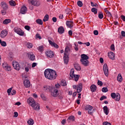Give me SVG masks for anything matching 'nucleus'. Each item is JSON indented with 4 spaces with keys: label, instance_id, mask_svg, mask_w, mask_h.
Segmentation results:
<instances>
[{
    "label": "nucleus",
    "instance_id": "nucleus-63",
    "mask_svg": "<svg viewBox=\"0 0 125 125\" xmlns=\"http://www.w3.org/2000/svg\"><path fill=\"white\" fill-rule=\"evenodd\" d=\"M122 37H125V32L123 31L121 32Z\"/></svg>",
    "mask_w": 125,
    "mask_h": 125
},
{
    "label": "nucleus",
    "instance_id": "nucleus-26",
    "mask_svg": "<svg viewBox=\"0 0 125 125\" xmlns=\"http://www.w3.org/2000/svg\"><path fill=\"white\" fill-rule=\"evenodd\" d=\"M117 81L119 83H122V82H123V77L120 73H119L117 76Z\"/></svg>",
    "mask_w": 125,
    "mask_h": 125
},
{
    "label": "nucleus",
    "instance_id": "nucleus-1",
    "mask_svg": "<svg viewBox=\"0 0 125 125\" xmlns=\"http://www.w3.org/2000/svg\"><path fill=\"white\" fill-rule=\"evenodd\" d=\"M44 75L45 78L50 81H53V80H55L57 77V73H56V71L49 68L45 70Z\"/></svg>",
    "mask_w": 125,
    "mask_h": 125
},
{
    "label": "nucleus",
    "instance_id": "nucleus-45",
    "mask_svg": "<svg viewBox=\"0 0 125 125\" xmlns=\"http://www.w3.org/2000/svg\"><path fill=\"white\" fill-rule=\"evenodd\" d=\"M6 10H5V9L1 10V13L2 15H5V14H6Z\"/></svg>",
    "mask_w": 125,
    "mask_h": 125
},
{
    "label": "nucleus",
    "instance_id": "nucleus-55",
    "mask_svg": "<svg viewBox=\"0 0 125 125\" xmlns=\"http://www.w3.org/2000/svg\"><path fill=\"white\" fill-rule=\"evenodd\" d=\"M11 94L12 95H15L16 94V91L15 90H12Z\"/></svg>",
    "mask_w": 125,
    "mask_h": 125
},
{
    "label": "nucleus",
    "instance_id": "nucleus-50",
    "mask_svg": "<svg viewBox=\"0 0 125 125\" xmlns=\"http://www.w3.org/2000/svg\"><path fill=\"white\" fill-rule=\"evenodd\" d=\"M60 87H61V86L60 85V84H59L58 83L55 84V88H57V89H58V90H59V88H60Z\"/></svg>",
    "mask_w": 125,
    "mask_h": 125
},
{
    "label": "nucleus",
    "instance_id": "nucleus-42",
    "mask_svg": "<svg viewBox=\"0 0 125 125\" xmlns=\"http://www.w3.org/2000/svg\"><path fill=\"white\" fill-rule=\"evenodd\" d=\"M8 64L6 62H4L2 63V66L3 68V69H5L7 67Z\"/></svg>",
    "mask_w": 125,
    "mask_h": 125
},
{
    "label": "nucleus",
    "instance_id": "nucleus-24",
    "mask_svg": "<svg viewBox=\"0 0 125 125\" xmlns=\"http://www.w3.org/2000/svg\"><path fill=\"white\" fill-rule=\"evenodd\" d=\"M103 110L104 114H105L106 115L109 114V109H108V106H104L103 107Z\"/></svg>",
    "mask_w": 125,
    "mask_h": 125
},
{
    "label": "nucleus",
    "instance_id": "nucleus-62",
    "mask_svg": "<svg viewBox=\"0 0 125 125\" xmlns=\"http://www.w3.org/2000/svg\"><path fill=\"white\" fill-rule=\"evenodd\" d=\"M94 35H95V36H97L98 35V31L94 30Z\"/></svg>",
    "mask_w": 125,
    "mask_h": 125
},
{
    "label": "nucleus",
    "instance_id": "nucleus-37",
    "mask_svg": "<svg viewBox=\"0 0 125 125\" xmlns=\"http://www.w3.org/2000/svg\"><path fill=\"white\" fill-rule=\"evenodd\" d=\"M37 49L40 52H42L43 51V46H40L37 48Z\"/></svg>",
    "mask_w": 125,
    "mask_h": 125
},
{
    "label": "nucleus",
    "instance_id": "nucleus-23",
    "mask_svg": "<svg viewBox=\"0 0 125 125\" xmlns=\"http://www.w3.org/2000/svg\"><path fill=\"white\" fill-rule=\"evenodd\" d=\"M90 89L92 92H95V91H96V89H97V87L96 85L92 84L90 86Z\"/></svg>",
    "mask_w": 125,
    "mask_h": 125
},
{
    "label": "nucleus",
    "instance_id": "nucleus-5",
    "mask_svg": "<svg viewBox=\"0 0 125 125\" xmlns=\"http://www.w3.org/2000/svg\"><path fill=\"white\" fill-rule=\"evenodd\" d=\"M84 109L85 111H88V113L89 115H92L93 113V110H92V109H93V106L90 105H86L85 106Z\"/></svg>",
    "mask_w": 125,
    "mask_h": 125
},
{
    "label": "nucleus",
    "instance_id": "nucleus-36",
    "mask_svg": "<svg viewBox=\"0 0 125 125\" xmlns=\"http://www.w3.org/2000/svg\"><path fill=\"white\" fill-rule=\"evenodd\" d=\"M49 19V16L48 15H46L44 19H43V22H46V21H48V19Z\"/></svg>",
    "mask_w": 125,
    "mask_h": 125
},
{
    "label": "nucleus",
    "instance_id": "nucleus-28",
    "mask_svg": "<svg viewBox=\"0 0 125 125\" xmlns=\"http://www.w3.org/2000/svg\"><path fill=\"white\" fill-rule=\"evenodd\" d=\"M74 121H75V117L73 116H69L67 119V122H68V123L74 122Z\"/></svg>",
    "mask_w": 125,
    "mask_h": 125
},
{
    "label": "nucleus",
    "instance_id": "nucleus-49",
    "mask_svg": "<svg viewBox=\"0 0 125 125\" xmlns=\"http://www.w3.org/2000/svg\"><path fill=\"white\" fill-rule=\"evenodd\" d=\"M5 70L9 71H11V66L8 64V66H7V67H6V69Z\"/></svg>",
    "mask_w": 125,
    "mask_h": 125
},
{
    "label": "nucleus",
    "instance_id": "nucleus-30",
    "mask_svg": "<svg viewBox=\"0 0 125 125\" xmlns=\"http://www.w3.org/2000/svg\"><path fill=\"white\" fill-rule=\"evenodd\" d=\"M74 67L76 70H77V71H81V66L80 65V64L76 63L74 64Z\"/></svg>",
    "mask_w": 125,
    "mask_h": 125
},
{
    "label": "nucleus",
    "instance_id": "nucleus-52",
    "mask_svg": "<svg viewBox=\"0 0 125 125\" xmlns=\"http://www.w3.org/2000/svg\"><path fill=\"white\" fill-rule=\"evenodd\" d=\"M75 47H74V49L76 50V51H78L79 50V48L78 47V45L76 44V43H74Z\"/></svg>",
    "mask_w": 125,
    "mask_h": 125
},
{
    "label": "nucleus",
    "instance_id": "nucleus-13",
    "mask_svg": "<svg viewBox=\"0 0 125 125\" xmlns=\"http://www.w3.org/2000/svg\"><path fill=\"white\" fill-rule=\"evenodd\" d=\"M23 84L26 88H28L31 86V83H30V81L28 80L25 79L23 81Z\"/></svg>",
    "mask_w": 125,
    "mask_h": 125
},
{
    "label": "nucleus",
    "instance_id": "nucleus-9",
    "mask_svg": "<svg viewBox=\"0 0 125 125\" xmlns=\"http://www.w3.org/2000/svg\"><path fill=\"white\" fill-rule=\"evenodd\" d=\"M27 55L29 60H31V61H34L36 59V56L34 55V53L32 52H28Z\"/></svg>",
    "mask_w": 125,
    "mask_h": 125
},
{
    "label": "nucleus",
    "instance_id": "nucleus-4",
    "mask_svg": "<svg viewBox=\"0 0 125 125\" xmlns=\"http://www.w3.org/2000/svg\"><path fill=\"white\" fill-rule=\"evenodd\" d=\"M111 98L114 99L115 101H119L121 100V95L119 93H112L111 94Z\"/></svg>",
    "mask_w": 125,
    "mask_h": 125
},
{
    "label": "nucleus",
    "instance_id": "nucleus-60",
    "mask_svg": "<svg viewBox=\"0 0 125 125\" xmlns=\"http://www.w3.org/2000/svg\"><path fill=\"white\" fill-rule=\"evenodd\" d=\"M121 18L122 19V20H123V21H124V22H125V16L124 15H122L121 16Z\"/></svg>",
    "mask_w": 125,
    "mask_h": 125
},
{
    "label": "nucleus",
    "instance_id": "nucleus-61",
    "mask_svg": "<svg viewBox=\"0 0 125 125\" xmlns=\"http://www.w3.org/2000/svg\"><path fill=\"white\" fill-rule=\"evenodd\" d=\"M65 124H66V119H63L62 121V125H64Z\"/></svg>",
    "mask_w": 125,
    "mask_h": 125
},
{
    "label": "nucleus",
    "instance_id": "nucleus-20",
    "mask_svg": "<svg viewBox=\"0 0 125 125\" xmlns=\"http://www.w3.org/2000/svg\"><path fill=\"white\" fill-rule=\"evenodd\" d=\"M73 24L74 22L67 21L66 22V25L68 28H73Z\"/></svg>",
    "mask_w": 125,
    "mask_h": 125
},
{
    "label": "nucleus",
    "instance_id": "nucleus-16",
    "mask_svg": "<svg viewBox=\"0 0 125 125\" xmlns=\"http://www.w3.org/2000/svg\"><path fill=\"white\" fill-rule=\"evenodd\" d=\"M59 92V90L57 88H54V92H52V95L54 97H57V96L58 95V93Z\"/></svg>",
    "mask_w": 125,
    "mask_h": 125
},
{
    "label": "nucleus",
    "instance_id": "nucleus-33",
    "mask_svg": "<svg viewBox=\"0 0 125 125\" xmlns=\"http://www.w3.org/2000/svg\"><path fill=\"white\" fill-rule=\"evenodd\" d=\"M26 45L27 48H32L33 47V44L31 42H27Z\"/></svg>",
    "mask_w": 125,
    "mask_h": 125
},
{
    "label": "nucleus",
    "instance_id": "nucleus-6",
    "mask_svg": "<svg viewBox=\"0 0 125 125\" xmlns=\"http://www.w3.org/2000/svg\"><path fill=\"white\" fill-rule=\"evenodd\" d=\"M14 31L15 33L19 35V36H24V31L22 30L21 28L18 27H15Z\"/></svg>",
    "mask_w": 125,
    "mask_h": 125
},
{
    "label": "nucleus",
    "instance_id": "nucleus-43",
    "mask_svg": "<svg viewBox=\"0 0 125 125\" xmlns=\"http://www.w3.org/2000/svg\"><path fill=\"white\" fill-rule=\"evenodd\" d=\"M77 5L80 7H82V6H83V2H82V1H78L77 2Z\"/></svg>",
    "mask_w": 125,
    "mask_h": 125
},
{
    "label": "nucleus",
    "instance_id": "nucleus-11",
    "mask_svg": "<svg viewBox=\"0 0 125 125\" xmlns=\"http://www.w3.org/2000/svg\"><path fill=\"white\" fill-rule=\"evenodd\" d=\"M7 34H8V31L6 29H4L0 32V38L1 39H4L6 36H7Z\"/></svg>",
    "mask_w": 125,
    "mask_h": 125
},
{
    "label": "nucleus",
    "instance_id": "nucleus-56",
    "mask_svg": "<svg viewBox=\"0 0 125 125\" xmlns=\"http://www.w3.org/2000/svg\"><path fill=\"white\" fill-rule=\"evenodd\" d=\"M24 29H25V30H27V31H30V27L28 25H25L24 26Z\"/></svg>",
    "mask_w": 125,
    "mask_h": 125
},
{
    "label": "nucleus",
    "instance_id": "nucleus-17",
    "mask_svg": "<svg viewBox=\"0 0 125 125\" xmlns=\"http://www.w3.org/2000/svg\"><path fill=\"white\" fill-rule=\"evenodd\" d=\"M49 43L51 45V46H54V47H55L56 48H58L59 47V46L56 43L54 42H52L51 40H48Z\"/></svg>",
    "mask_w": 125,
    "mask_h": 125
},
{
    "label": "nucleus",
    "instance_id": "nucleus-59",
    "mask_svg": "<svg viewBox=\"0 0 125 125\" xmlns=\"http://www.w3.org/2000/svg\"><path fill=\"white\" fill-rule=\"evenodd\" d=\"M37 65H38V63H37L36 62H33L32 63V68H35V67H36V66H37Z\"/></svg>",
    "mask_w": 125,
    "mask_h": 125
},
{
    "label": "nucleus",
    "instance_id": "nucleus-31",
    "mask_svg": "<svg viewBox=\"0 0 125 125\" xmlns=\"http://www.w3.org/2000/svg\"><path fill=\"white\" fill-rule=\"evenodd\" d=\"M11 22V20L10 19H6L3 21V24H4L5 25H7V24H9Z\"/></svg>",
    "mask_w": 125,
    "mask_h": 125
},
{
    "label": "nucleus",
    "instance_id": "nucleus-57",
    "mask_svg": "<svg viewBox=\"0 0 125 125\" xmlns=\"http://www.w3.org/2000/svg\"><path fill=\"white\" fill-rule=\"evenodd\" d=\"M41 97L43 100H45V97H44V95H43V94H42L41 95Z\"/></svg>",
    "mask_w": 125,
    "mask_h": 125
},
{
    "label": "nucleus",
    "instance_id": "nucleus-21",
    "mask_svg": "<svg viewBox=\"0 0 125 125\" xmlns=\"http://www.w3.org/2000/svg\"><path fill=\"white\" fill-rule=\"evenodd\" d=\"M63 61L65 65H67V64H68L69 62V56L68 55L63 56Z\"/></svg>",
    "mask_w": 125,
    "mask_h": 125
},
{
    "label": "nucleus",
    "instance_id": "nucleus-39",
    "mask_svg": "<svg viewBox=\"0 0 125 125\" xmlns=\"http://www.w3.org/2000/svg\"><path fill=\"white\" fill-rule=\"evenodd\" d=\"M27 124L29 125H34V120L33 119H29L27 121Z\"/></svg>",
    "mask_w": 125,
    "mask_h": 125
},
{
    "label": "nucleus",
    "instance_id": "nucleus-58",
    "mask_svg": "<svg viewBox=\"0 0 125 125\" xmlns=\"http://www.w3.org/2000/svg\"><path fill=\"white\" fill-rule=\"evenodd\" d=\"M36 37V39H39V40L42 39V37H41V36H40V34H37Z\"/></svg>",
    "mask_w": 125,
    "mask_h": 125
},
{
    "label": "nucleus",
    "instance_id": "nucleus-14",
    "mask_svg": "<svg viewBox=\"0 0 125 125\" xmlns=\"http://www.w3.org/2000/svg\"><path fill=\"white\" fill-rule=\"evenodd\" d=\"M0 6L2 9L8 10V5L6 2L4 1H2L0 3Z\"/></svg>",
    "mask_w": 125,
    "mask_h": 125
},
{
    "label": "nucleus",
    "instance_id": "nucleus-8",
    "mask_svg": "<svg viewBox=\"0 0 125 125\" xmlns=\"http://www.w3.org/2000/svg\"><path fill=\"white\" fill-rule=\"evenodd\" d=\"M12 65L15 70H17V71H19L20 70V65H19V63L16 61H14L12 62Z\"/></svg>",
    "mask_w": 125,
    "mask_h": 125
},
{
    "label": "nucleus",
    "instance_id": "nucleus-34",
    "mask_svg": "<svg viewBox=\"0 0 125 125\" xmlns=\"http://www.w3.org/2000/svg\"><path fill=\"white\" fill-rule=\"evenodd\" d=\"M103 17H104L103 13L102 12H99L98 15V18H99V19H103Z\"/></svg>",
    "mask_w": 125,
    "mask_h": 125
},
{
    "label": "nucleus",
    "instance_id": "nucleus-46",
    "mask_svg": "<svg viewBox=\"0 0 125 125\" xmlns=\"http://www.w3.org/2000/svg\"><path fill=\"white\" fill-rule=\"evenodd\" d=\"M98 85H100V86H102L103 85V83L100 80H98V83H97Z\"/></svg>",
    "mask_w": 125,
    "mask_h": 125
},
{
    "label": "nucleus",
    "instance_id": "nucleus-48",
    "mask_svg": "<svg viewBox=\"0 0 125 125\" xmlns=\"http://www.w3.org/2000/svg\"><path fill=\"white\" fill-rule=\"evenodd\" d=\"M102 90L103 92H108V88L107 87H103Z\"/></svg>",
    "mask_w": 125,
    "mask_h": 125
},
{
    "label": "nucleus",
    "instance_id": "nucleus-29",
    "mask_svg": "<svg viewBox=\"0 0 125 125\" xmlns=\"http://www.w3.org/2000/svg\"><path fill=\"white\" fill-rule=\"evenodd\" d=\"M75 69H71L70 72V76L71 78H74V76H75Z\"/></svg>",
    "mask_w": 125,
    "mask_h": 125
},
{
    "label": "nucleus",
    "instance_id": "nucleus-38",
    "mask_svg": "<svg viewBox=\"0 0 125 125\" xmlns=\"http://www.w3.org/2000/svg\"><path fill=\"white\" fill-rule=\"evenodd\" d=\"M73 78H74V81H75V82H78V81H79V79L80 78V75H74L73 76Z\"/></svg>",
    "mask_w": 125,
    "mask_h": 125
},
{
    "label": "nucleus",
    "instance_id": "nucleus-18",
    "mask_svg": "<svg viewBox=\"0 0 125 125\" xmlns=\"http://www.w3.org/2000/svg\"><path fill=\"white\" fill-rule=\"evenodd\" d=\"M108 54V56L110 59H111L112 60H114V59H115V54L114 53L112 52H109Z\"/></svg>",
    "mask_w": 125,
    "mask_h": 125
},
{
    "label": "nucleus",
    "instance_id": "nucleus-7",
    "mask_svg": "<svg viewBox=\"0 0 125 125\" xmlns=\"http://www.w3.org/2000/svg\"><path fill=\"white\" fill-rule=\"evenodd\" d=\"M103 71L105 77L109 76V69L108 68V65L105 63L103 66Z\"/></svg>",
    "mask_w": 125,
    "mask_h": 125
},
{
    "label": "nucleus",
    "instance_id": "nucleus-12",
    "mask_svg": "<svg viewBox=\"0 0 125 125\" xmlns=\"http://www.w3.org/2000/svg\"><path fill=\"white\" fill-rule=\"evenodd\" d=\"M30 2L32 5L34 6H40L41 5V3L38 0H31Z\"/></svg>",
    "mask_w": 125,
    "mask_h": 125
},
{
    "label": "nucleus",
    "instance_id": "nucleus-15",
    "mask_svg": "<svg viewBox=\"0 0 125 125\" xmlns=\"http://www.w3.org/2000/svg\"><path fill=\"white\" fill-rule=\"evenodd\" d=\"M82 90H83V84L82 83H80L77 85V92L78 93H80V92H82Z\"/></svg>",
    "mask_w": 125,
    "mask_h": 125
},
{
    "label": "nucleus",
    "instance_id": "nucleus-53",
    "mask_svg": "<svg viewBox=\"0 0 125 125\" xmlns=\"http://www.w3.org/2000/svg\"><path fill=\"white\" fill-rule=\"evenodd\" d=\"M104 99H107V97L105 96H102V97H101L100 100L101 101H102L103 100H104Z\"/></svg>",
    "mask_w": 125,
    "mask_h": 125
},
{
    "label": "nucleus",
    "instance_id": "nucleus-22",
    "mask_svg": "<svg viewBox=\"0 0 125 125\" xmlns=\"http://www.w3.org/2000/svg\"><path fill=\"white\" fill-rule=\"evenodd\" d=\"M57 96L59 99H62L63 97H64L63 91H59V93L58 94V96Z\"/></svg>",
    "mask_w": 125,
    "mask_h": 125
},
{
    "label": "nucleus",
    "instance_id": "nucleus-40",
    "mask_svg": "<svg viewBox=\"0 0 125 125\" xmlns=\"http://www.w3.org/2000/svg\"><path fill=\"white\" fill-rule=\"evenodd\" d=\"M9 4L11 5V6H15L16 5V3L15 1L11 0L9 1Z\"/></svg>",
    "mask_w": 125,
    "mask_h": 125
},
{
    "label": "nucleus",
    "instance_id": "nucleus-2",
    "mask_svg": "<svg viewBox=\"0 0 125 125\" xmlns=\"http://www.w3.org/2000/svg\"><path fill=\"white\" fill-rule=\"evenodd\" d=\"M27 103L34 110L36 111H39L41 109V106H40V104L38 103H36V101L34 99V98L30 97L27 99Z\"/></svg>",
    "mask_w": 125,
    "mask_h": 125
},
{
    "label": "nucleus",
    "instance_id": "nucleus-44",
    "mask_svg": "<svg viewBox=\"0 0 125 125\" xmlns=\"http://www.w3.org/2000/svg\"><path fill=\"white\" fill-rule=\"evenodd\" d=\"M110 49L112 51H115V45L114 44L111 45Z\"/></svg>",
    "mask_w": 125,
    "mask_h": 125
},
{
    "label": "nucleus",
    "instance_id": "nucleus-10",
    "mask_svg": "<svg viewBox=\"0 0 125 125\" xmlns=\"http://www.w3.org/2000/svg\"><path fill=\"white\" fill-rule=\"evenodd\" d=\"M45 54L47 57L49 58H52L54 56V53L51 50H47L45 52Z\"/></svg>",
    "mask_w": 125,
    "mask_h": 125
},
{
    "label": "nucleus",
    "instance_id": "nucleus-41",
    "mask_svg": "<svg viewBox=\"0 0 125 125\" xmlns=\"http://www.w3.org/2000/svg\"><path fill=\"white\" fill-rule=\"evenodd\" d=\"M91 11H92V12H93V13H94V14H97V9H96L95 8H92L91 9Z\"/></svg>",
    "mask_w": 125,
    "mask_h": 125
},
{
    "label": "nucleus",
    "instance_id": "nucleus-3",
    "mask_svg": "<svg viewBox=\"0 0 125 125\" xmlns=\"http://www.w3.org/2000/svg\"><path fill=\"white\" fill-rule=\"evenodd\" d=\"M81 63L82 65L86 67V66H88V64H89V62H88V56L85 54H82L81 55Z\"/></svg>",
    "mask_w": 125,
    "mask_h": 125
},
{
    "label": "nucleus",
    "instance_id": "nucleus-27",
    "mask_svg": "<svg viewBox=\"0 0 125 125\" xmlns=\"http://www.w3.org/2000/svg\"><path fill=\"white\" fill-rule=\"evenodd\" d=\"M70 51V48L69 47L67 46L65 47L64 55H69V52Z\"/></svg>",
    "mask_w": 125,
    "mask_h": 125
},
{
    "label": "nucleus",
    "instance_id": "nucleus-19",
    "mask_svg": "<svg viewBox=\"0 0 125 125\" xmlns=\"http://www.w3.org/2000/svg\"><path fill=\"white\" fill-rule=\"evenodd\" d=\"M27 12V7L23 6L21 9V14H25Z\"/></svg>",
    "mask_w": 125,
    "mask_h": 125
},
{
    "label": "nucleus",
    "instance_id": "nucleus-47",
    "mask_svg": "<svg viewBox=\"0 0 125 125\" xmlns=\"http://www.w3.org/2000/svg\"><path fill=\"white\" fill-rule=\"evenodd\" d=\"M61 85L62 86H66V85H67V83H66V81H62Z\"/></svg>",
    "mask_w": 125,
    "mask_h": 125
},
{
    "label": "nucleus",
    "instance_id": "nucleus-25",
    "mask_svg": "<svg viewBox=\"0 0 125 125\" xmlns=\"http://www.w3.org/2000/svg\"><path fill=\"white\" fill-rule=\"evenodd\" d=\"M58 32L59 34H63V33L65 32V29H64V28L62 26H60L58 28Z\"/></svg>",
    "mask_w": 125,
    "mask_h": 125
},
{
    "label": "nucleus",
    "instance_id": "nucleus-35",
    "mask_svg": "<svg viewBox=\"0 0 125 125\" xmlns=\"http://www.w3.org/2000/svg\"><path fill=\"white\" fill-rule=\"evenodd\" d=\"M0 44H1V46L5 47L6 46V42L1 41V40L0 39Z\"/></svg>",
    "mask_w": 125,
    "mask_h": 125
},
{
    "label": "nucleus",
    "instance_id": "nucleus-64",
    "mask_svg": "<svg viewBox=\"0 0 125 125\" xmlns=\"http://www.w3.org/2000/svg\"><path fill=\"white\" fill-rule=\"evenodd\" d=\"M52 20H53V21H54V22H56L57 21V19H56V17H53V18H52Z\"/></svg>",
    "mask_w": 125,
    "mask_h": 125
},
{
    "label": "nucleus",
    "instance_id": "nucleus-54",
    "mask_svg": "<svg viewBox=\"0 0 125 125\" xmlns=\"http://www.w3.org/2000/svg\"><path fill=\"white\" fill-rule=\"evenodd\" d=\"M104 125H112L111 123L108 122H104L103 123Z\"/></svg>",
    "mask_w": 125,
    "mask_h": 125
},
{
    "label": "nucleus",
    "instance_id": "nucleus-32",
    "mask_svg": "<svg viewBox=\"0 0 125 125\" xmlns=\"http://www.w3.org/2000/svg\"><path fill=\"white\" fill-rule=\"evenodd\" d=\"M36 22L37 24H39V25H42L43 22L42 21V20L39 19L36 20Z\"/></svg>",
    "mask_w": 125,
    "mask_h": 125
},
{
    "label": "nucleus",
    "instance_id": "nucleus-51",
    "mask_svg": "<svg viewBox=\"0 0 125 125\" xmlns=\"http://www.w3.org/2000/svg\"><path fill=\"white\" fill-rule=\"evenodd\" d=\"M11 90H12V88H10L7 89V92L8 94V95H10V93H11Z\"/></svg>",
    "mask_w": 125,
    "mask_h": 125
}]
</instances>
